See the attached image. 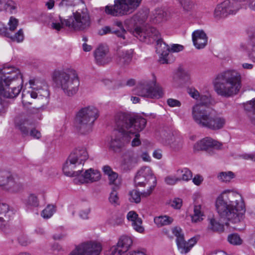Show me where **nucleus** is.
Here are the masks:
<instances>
[{
  "mask_svg": "<svg viewBox=\"0 0 255 255\" xmlns=\"http://www.w3.org/2000/svg\"><path fill=\"white\" fill-rule=\"evenodd\" d=\"M60 14L65 18L66 27L75 31H83L91 26V17L82 0H62L59 4Z\"/></svg>",
  "mask_w": 255,
  "mask_h": 255,
  "instance_id": "f257e3e1",
  "label": "nucleus"
},
{
  "mask_svg": "<svg viewBox=\"0 0 255 255\" xmlns=\"http://www.w3.org/2000/svg\"><path fill=\"white\" fill-rule=\"evenodd\" d=\"M216 207L220 218L233 223L240 222L246 212L245 205L241 195L229 192L227 200L221 195L216 200Z\"/></svg>",
  "mask_w": 255,
  "mask_h": 255,
  "instance_id": "f03ea898",
  "label": "nucleus"
},
{
  "mask_svg": "<svg viewBox=\"0 0 255 255\" xmlns=\"http://www.w3.org/2000/svg\"><path fill=\"white\" fill-rule=\"evenodd\" d=\"M23 84L19 70L14 67H4L0 71V94L4 98H14L20 92Z\"/></svg>",
  "mask_w": 255,
  "mask_h": 255,
  "instance_id": "7ed1b4c3",
  "label": "nucleus"
},
{
  "mask_svg": "<svg viewBox=\"0 0 255 255\" xmlns=\"http://www.w3.org/2000/svg\"><path fill=\"white\" fill-rule=\"evenodd\" d=\"M215 90L222 97L237 94L241 88V77L235 70H227L218 74L214 81Z\"/></svg>",
  "mask_w": 255,
  "mask_h": 255,
  "instance_id": "20e7f679",
  "label": "nucleus"
},
{
  "mask_svg": "<svg viewBox=\"0 0 255 255\" xmlns=\"http://www.w3.org/2000/svg\"><path fill=\"white\" fill-rule=\"evenodd\" d=\"M115 125L117 131L125 135H133L145 127L146 120L141 116L130 113L119 112L115 116Z\"/></svg>",
  "mask_w": 255,
  "mask_h": 255,
  "instance_id": "39448f33",
  "label": "nucleus"
},
{
  "mask_svg": "<svg viewBox=\"0 0 255 255\" xmlns=\"http://www.w3.org/2000/svg\"><path fill=\"white\" fill-rule=\"evenodd\" d=\"M52 78L57 87L61 88L68 96H73L79 90L80 82L75 70H55Z\"/></svg>",
  "mask_w": 255,
  "mask_h": 255,
  "instance_id": "423d86ee",
  "label": "nucleus"
},
{
  "mask_svg": "<svg viewBox=\"0 0 255 255\" xmlns=\"http://www.w3.org/2000/svg\"><path fill=\"white\" fill-rule=\"evenodd\" d=\"M99 116L98 109L93 106L80 109L75 118L74 126L77 131L81 134H86L91 132L94 123Z\"/></svg>",
  "mask_w": 255,
  "mask_h": 255,
  "instance_id": "0eeeda50",
  "label": "nucleus"
},
{
  "mask_svg": "<svg viewBox=\"0 0 255 255\" xmlns=\"http://www.w3.org/2000/svg\"><path fill=\"white\" fill-rule=\"evenodd\" d=\"M89 154L86 148L78 147L70 154L63 166V171L67 176H76L81 173L82 168L75 170L79 166L83 165L88 159Z\"/></svg>",
  "mask_w": 255,
  "mask_h": 255,
  "instance_id": "6e6552de",
  "label": "nucleus"
},
{
  "mask_svg": "<svg viewBox=\"0 0 255 255\" xmlns=\"http://www.w3.org/2000/svg\"><path fill=\"white\" fill-rule=\"evenodd\" d=\"M142 0H115L113 5H107L105 12L114 16H123L132 13L141 4Z\"/></svg>",
  "mask_w": 255,
  "mask_h": 255,
  "instance_id": "1a4fd4ad",
  "label": "nucleus"
},
{
  "mask_svg": "<svg viewBox=\"0 0 255 255\" xmlns=\"http://www.w3.org/2000/svg\"><path fill=\"white\" fill-rule=\"evenodd\" d=\"M137 95L143 97L158 99L164 95L162 88L156 84V80L153 77L152 80L141 81L135 89Z\"/></svg>",
  "mask_w": 255,
  "mask_h": 255,
  "instance_id": "9d476101",
  "label": "nucleus"
},
{
  "mask_svg": "<svg viewBox=\"0 0 255 255\" xmlns=\"http://www.w3.org/2000/svg\"><path fill=\"white\" fill-rule=\"evenodd\" d=\"M133 34L140 41L150 43L160 38L159 31L154 27H146L143 29L136 27L133 31Z\"/></svg>",
  "mask_w": 255,
  "mask_h": 255,
  "instance_id": "9b49d317",
  "label": "nucleus"
},
{
  "mask_svg": "<svg viewBox=\"0 0 255 255\" xmlns=\"http://www.w3.org/2000/svg\"><path fill=\"white\" fill-rule=\"evenodd\" d=\"M240 8L239 2L235 0H233L232 3L226 0L216 6L214 11V15L217 18L225 17L229 14H235Z\"/></svg>",
  "mask_w": 255,
  "mask_h": 255,
  "instance_id": "f8f14e48",
  "label": "nucleus"
},
{
  "mask_svg": "<svg viewBox=\"0 0 255 255\" xmlns=\"http://www.w3.org/2000/svg\"><path fill=\"white\" fill-rule=\"evenodd\" d=\"M172 233L176 237V244L181 254H186L189 252L197 242V239L195 237L189 239L187 242H186L182 229L179 227H175L172 230Z\"/></svg>",
  "mask_w": 255,
  "mask_h": 255,
  "instance_id": "ddd939ff",
  "label": "nucleus"
},
{
  "mask_svg": "<svg viewBox=\"0 0 255 255\" xmlns=\"http://www.w3.org/2000/svg\"><path fill=\"white\" fill-rule=\"evenodd\" d=\"M212 112L201 104H195L192 108V116L194 122L200 127L205 128Z\"/></svg>",
  "mask_w": 255,
  "mask_h": 255,
  "instance_id": "4468645a",
  "label": "nucleus"
},
{
  "mask_svg": "<svg viewBox=\"0 0 255 255\" xmlns=\"http://www.w3.org/2000/svg\"><path fill=\"white\" fill-rule=\"evenodd\" d=\"M222 143L210 137H206L197 142L194 145L195 151L205 150L212 154L215 150L222 148Z\"/></svg>",
  "mask_w": 255,
  "mask_h": 255,
  "instance_id": "2eb2a0df",
  "label": "nucleus"
},
{
  "mask_svg": "<svg viewBox=\"0 0 255 255\" xmlns=\"http://www.w3.org/2000/svg\"><path fill=\"white\" fill-rule=\"evenodd\" d=\"M134 184L136 186L143 187L149 181L152 182L155 186L156 177L149 167H142L136 173L134 177Z\"/></svg>",
  "mask_w": 255,
  "mask_h": 255,
  "instance_id": "dca6fc26",
  "label": "nucleus"
},
{
  "mask_svg": "<svg viewBox=\"0 0 255 255\" xmlns=\"http://www.w3.org/2000/svg\"><path fill=\"white\" fill-rule=\"evenodd\" d=\"M14 127L21 134L26 136L29 135L30 127L32 126V121L26 116L20 114L16 116L13 120Z\"/></svg>",
  "mask_w": 255,
  "mask_h": 255,
  "instance_id": "f3484780",
  "label": "nucleus"
},
{
  "mask_svg": "<svg viewBox=\"0 0 255 255\" xmlns=\"http://www.w3.org/2000/svg\"><path fill=\"white\" fill-rule=\"evenodd\" d=\"M41 20L47 25L57 31L66 27L65 24V18L60 14L53 15L52 14H42L41 16Z\"/></svg>",
  "mask_w": 255,
  "mask_h": 255,
  "instance_id": "a211bd4d",
  "label": "nucleus"
},
{
  "mask_svg": "<svg viewBox=\"0 0 255 255\" xmlns=\"http://www.w3.org/2000/svg\"><path fill=\"white\" fill-rule=\"evenodd\" d=\"M74 182L76 184L92 183L99 180L101 178L100 172L92 168L86 170L84 174H79L75 176Z\"/></svg>",
  "mask_w": 255,
  "mask_h": 255,
  "instance_id": "6ab92c4d",
  "label": "nucleus"
},
{
  "mask_svg": "<svg viewBox=\"0 0 255 255\" xmlns=\"http://www.w3.org/2000/svg\"><path fill=\"white\" fill-rule=\"evenodd\" d=\"M129 142V138L127 137V135L115 131L110 142V148L115 152L119 151L125 144Z\"/></svg>",
  "mask_w": 255,
  "mask_h": 255,
  "instance_id": "aec40b11",
  "label": "nucleus"
},
{
  "mask_svg": "<svg viewBox=\"0 0 255 255\" xmlns=\"http://www.w3.org/2000/svg\"><path fill=\"white\" fill-rule=\"evenodd\" d=\"M226 123V120L224 117L215 115L212 112L205 128L216 131L222 129Z\"/></svg>",
  "mask_w": 255,
  "mask_h": 255,
  "instance_id": "412c9836",
  "label": "nucleus"
},
{
  "mask_svg": "<svg viewBox=\"0 0 255 255\" xmlns=\"http://www.w3.org/2000/svg\"><path fill=\"white\" fill-rule=\"evenodd\" d=\"M108 52L109 49L106 46L99 45L94 52V57L96 63L100 65H104L110 63L112 59L108 56Z\"/></svg>",
  "mask_w": 255,
  "mask_h": 255,
  "instance_id": "4be33fe9",
  "label": "nucleus"
},
{
  "mask_svg": "<svg viewBox=\"0 0 255 255\" xmlns=\"http://www.w3.org/2000/svg\"><path fill=\"white\" fill-rule=\"evenodd\" d=\"M85 255H99L102 251L100 243L95 241H89L79 245Z\"/></svg>",
  "mask_w": 255,
  "mask_h": 255,
  "instance_id": "5701e85b",
  "label": "nucleus"
},
{
  "mask_svg": "<svg viewBox=\"0 0 255 255\" xmlns=\"http://www.w3.org/2000/svg\"><path fill=\"white\" fill-rule=\"evenodd\" d=\"M0 35L9 38L12 41L20 42L23 40L24 35L22 29H20L14 34L9 32L8 28L3 23L0 22Z\"/></svg>",
  "mask_w": 255,
  "mask_h": 255,
  "instance_id": "b1692460",
  "label": "nucleus"
},
{
  "mask_svg": "<svg viewBox=\"0 0 255 255\" xmlns=\"http://www.w3.org/2000/svg\"><path fill=\"white\" fill-rule=\"evenodd\" d=\"M156 51L160 55V61L162 64L167 63V57L170 51V48L168 45L164 42L160 38L156 41Z\"/></svg>",
  "mask_w": 255,
  "mask_h": 255,
  "instance_id": "393cba45",
  "label": "nucleus"
},
{
  "mask_svg": "<svg viewBox=\"0 0 255 255\" xmlns=\"http://www.w3.org/2000/svg\"><path fill=\"white\" fill-rule=\"evenodd\" d=\"M192 40L197 49L203 48L207 44V37L203 30H196L192 33Z\"/></svg>",
  "mask_w": 255,
  "mask_h": 255,
  "instance_id": "a878e982",
  "label": "nucleus"
},
{
  "mask_svg": "<svg viewBox=\"0 0 255 255\" xmlns=\"http://www.w3.org/2000/svg\"><path fill=\"white\" fill-rule=\"evenodd\" d=\"M139 159L138 154L133 151H127L123 155L124 164L128 169L132 168Z\"/></svg>",
  "mask_w": 255,
  "mask_h": 255,
  "instance_id": "bb28decb",
  "label": "nucleus"
},
{
  "mask_svg": "<svg viewBox=\"0 0 255 255\" xmlns=\"http://www.w3.org/2000/svg\"><path fill=\"white\" fill-rule=\"evenodd\" d=\"M23 189V184L20 178L16 175H13L5 190L9 192L17 193Z\"/></svg>",
  "mask_w": 255,
  "mask_h": 255,
  "instance_id": "cd10ccee",
  "label": "nucleus"
},
{
  "mask_svg": "<svg viewBox=\"0 0 255 255\" xmlns=\"http://www.w3.org/2000/svg\"><path fill=\"white\" fill-rule=\"evenodd\" d=\"M127 219L131 222V225L136 231L139 233L143 232L144 228L141 226L142 220L138 217L135 212L133 211L129 212L127 215Z\"/></svg>",
  "mask_w": 255,
  "mask_h": 255,
  "instance_id": "c85d7f7f",
  "label": "nucleus"
},
{
  "mask_svg": "<svg viewBox=\"0 0 255 255\" xmlns=\"http://www.w3.org/2000/svg\"><path fill=\"white\" fill-rule=\"evenodd\" d=\"M154 188V185H151L146 191H144L141 193L136 190H133L128 193L129 200L131 202L139 203L141 200V196L144 197L148 196L151 193Z\"/></svg>",
  "mask_w": 255,
  "mask_h": 255,
  "instance_id": "c756f323",
  "label": "nucleus"
},
{
  "mask_svg": "<svg viewBox=\"0 0 255 255\" xmlns=\"http://www.w3.org/2000/svg\"><path fill=\"white\" fill-rule=\"evenodd\" d=\"M12 212L8 204L0 202V228L4 226L9 219Z\"/></svg>",
  "mask_w": 255,
  "mask_h": 255,
  "instance_id": "7c9ffc66",
  "label": "nucleus"
},
{
  "mask_svg": "<svg viewBox=\"0 0 255 255\" xmlns=\"http://www.w3.org/2000/svg\"><path fill=\"white\" fill-rule=\"evenodd\" d=\"M132 55L133 50L131 49L120 51L117 62L121 65H128L132 60Z\"/></svg>",
  "mask_w": 255,
  "mask_h": 255,
  "instance_id": "2f4dec72",
  "label": "nucleus"
},
{
  "mask_svg": "<svg viewBox=\"0 0 255 255\" xmlns=\"http://www.w3.org/2000/svg\"><path fill=\"white\" fill-rule=\"evenodd\" d=\"M17 4L12 0H0V12L6 11L10 13L16 12Z\"/></svg>",
  "mask_w": 255,
  "mask_h": 255,
  "instance_id": "473e14b6",
  "label": "nucleus"
},
{
  "mask_svg": "<svg viewBox=\"0 0 255 255\" xmlns=\"http://www.w3.org/2000/svg\"><path fill=\"white\" fill-rule=\"evenodd\" d=\"M166 142L170 147L175 150H178L182 147L183 141L182 139L177 136H175L173 134L170 135V138H168Z\"/></svg>",
  "mask_w": 255,
  "mask_h": 255,
  "instance_id": "72a5a7b5",
  "label": "nucleus"
},
{
  "mask_svg": "<svg viewBox=\"0 0 255 255\" xmlns=\"http://www.w3.org/2000/svg\"><path fill=\"white\" fill-rule=\"evenodd\" d=\"M132 244V240L130 237L127 236H122L117 243L119 247L122 248L124 252H127Z\"/></svg>",
  "mask_w": 255,
  "mask_h": 255,
  "instance_id": "f704fd0d",
  "label": "nucleus"
},
{
  "mask_svg": "<svg viewBox=\"0 0 255 255\" xmlns=\"http://www.w3.org/2000/svg\"><path fill=\"white\" fill-rule=\"evenodd\" d=\"M154 221L158 227H162L170 225L173 222V219L168 216H161L155 217Z\"/></svg>",
  "mask_w": 255,
  "mask_h": 255,
  "instance_id": "c9c22d12",
  "label": "nucleus"
},
{
  "mask_svg": "<svg viewBox=\"0 0 255 255\" xmlns=\"http://www.w3.org/2000/svg\"><path fill=\"white\" fill-rule=\"evenodd\" d=\"M13 175L6 171L0 172V186L5 189Z\"/></svg>",
  "mask_w": 255,
  "mask_h": 255,
  "instance_id": "e433bc0d",
  "label": "nucleus"
},
{
  "mask_svg": "<svg viewBox=\"0 0 255 255\" xmlns=\"http://www.w3.org/2000/svg\"><path fill=\"white\" fill-rule=\"evenodd\" d=\"M176 75L181 83H186L190 80L189 72L181 67L178 68Z\"/></svg>",
  "mask_w": 255,
  "mask_h": 255,
  "instance_id": "4c0bfd02",
  "label": "nucleus"
},
{
  "mask_svg": "<svg viewBox=\"0 0 255 255\" xmlns=\"http://www.w3.org/2000/svg\"><path fill=\"white\" fill-rule=\"evenodd\" d=\"M176 173L177 175L180 176L178 178L181 179V180L187 181L190 180L192 177L191 171L187 168L179 169L177 170Z\"/></svg>",
  "mask_w": 255,
  "mask_h": 255,
  "instance_id": "58836bf2",
  "label": "nucleus"
},
{
  "mask_svg": "<svg viewBox=\"0 0 255 255\" xmlns=\"http://www.w3.org/2000/svg\"><path fill=\"white\" fill-rule=\"evenodd\" d=\"M38 91V92L32 91L30 93L31 97L34 99L38 98V100L42 99L45 102H47V98L49 95V92L46 89H42L41 91Z\"/></svg>",
  "mask_w": 255,
  "mask_h": 255,
  "instance_id": "ea45409f",
  "label": "nucleus"
},
{
  "mask_svg": "<svg viewBox=\"0 0 255 255\" xmlns=\"http://www.w3.org/2000/svg\"><path fill=\"white\" fill-rule=\"evenodd\" d=\"M117 189L118 186H114L112 188V190L109 197L110 203L114 206H117L120 205L119 198L118 195V193L116 191Z\"/></svg>",
  "mask_w": 255,
  "mask_h": 255,
  "instance_id": "a19ab883",
  "label": "nucleus"
},
{
  "mask_svg": "<svg viewBox=\"0 0 255 255\" xmlns=\"http://www.w3.org/2000/svg\"><path fill=\"white\" fill-rule=\"evenodd\" d=\"M166 15V12L161 9H155L151 17V20L153 23H159L162 21Z\"/></svg>",
  "mask_w": 255,
  "mask_h": 255,
  "instance_id": "79ce46f5",
  "label": "nucleus"
},
{
  "mask_svg": "<svg viewBox=\"0 0 255 255\" xmlns=\"http://www.w3.org/2000/svg\"><path fill=\"white\" fill-rule=\"evenodd\" d=\"M209 228L213 231L218 232H222L224 230V225L214 218L210 219Z\"/></svg>",
  "mask_w": 255,
  "mask_h": 255,
  "instance_id": "37998d69",
  "label": "nucleus"
},
{
  "mask_svg": "<svg viewBox=\"0 0 255 255\" xmlns=\"http://www.w3.org/2000/svg\"><path fill=\"white\" fill-rule=\"evenodd\" d=\"M201 205H195L194 208V214L192 216V221L194 222H199L203 220V213L201 211Z\"/></svg>",
  "mask_w": 255,
  "mask_h": 255,
  "instance_id": "c03bdc74",
  "label": "nucleus"
},
{
  "mask_svg": "<svg viewBox=\"0 0 255 255\" xmlns=\"http://www.w3.org/2000/svg\"><path fill=\"white\" fill-rule=\"evenodd\" d=\"M234 177V173L232 171L222 172L218 176L219 180L226 182L230 181Z\"/></svg>",
  "mask_w": 255,
  "mask_h": 255,
  "instance_id": "a18cd8bd",
  "label": "nucleus"
},
{
  "mask_svg": "<svg viewBox=\"0 0 255 255\" xmlns=\"http://www.w3.org/2000/svg\"><path fill=\"white\" fill-rule=\"evenodd\" d=\"M55 212V208L53 205H48L42 211L41 215V216L45 219L50 218Z\"/></svg>",
  "mask_w": 255,
  "mask_h": 255,
  "instance_id": "49530a36",
  "label": "nucleus"
},
{
  "mask_svg": "<svg viewBox=\"0 0 255 255\" xmlns=\"http://www.w3.org/2000/svg\"><path fill=\"white\" fill-rule=\"evenodd\" d=\"M26 205L28 206L37 207L39 206V200L34 194H30L26 200Z\"/></svg>",
  "mask_w": 255,
  "mask_h": 255,
  "instance_id": "de8ad7c7",
  "label": "nucleus"
},
{
  "mask_svg": "<svg viewBox=\"0 0 255 255\" xmlns=\"http://www.w3.org/2000/svg\"><path fill=\"white\" fill-rule=\"evenodd\" d=\"M228 242L233 245H240L242 244V240L240 236L236 233L230 234L228 237Z\"/></svg>",
  "mask_w": 255,
  "mask_h": 255,
  "instance_id": "09e8293b",
  "label": "nucleus"
},
{
  "mask_svg": "<svg viewBox=\"0 0 255 255\" xmlns=\"http://www.w3.org/2000/svg\"><path fill=\"white\" fill-rule=\"evenodd\" d=\"M184 10L189 11L194 7L193 0H177Z\"/></svg>",
  "mask_w": 255,
  "mask_h": 255,
  "instance_id": "8fccbe9b",
  "label": "nucleus"
},
{
  "mask_svg": "<svg viewBox=\"0 0 255 255\" xmlns=\"http://www.w3.org/2000/svg\"><path fill=\"white\" fill-rule=\"evenodd\" d=\"M9 101L5 99H2L0 97V116H4L6 112V109L9 106Z\"/></svg>",
  "mask_w": 255,
  "mask_h": 255,
  "instance_id": "3c124183",
  "label": "nucleus"
},
{
  "mask_svg": "<svg viewBox=\"0 0 255 255\" xmlns=\"http://www.w3.org/2000/svg\"><path fill=\"white\" fill-rule=\"evenodd\" d=\"M18 23V21L15 18L11 16L10 17L9 20V22L8 23V25H9V28L8 30L9 32H11L12 34H13V32L16 29Z\"/></svg>",
  "mask_w": 255,
  "mask_h": 255,
  "instance_id": "603ef678",
  "label": "nucleus"
},
{
  "mask_svg": "<svg viewBox=\"0 0 255 255\" xmlns=\"http://www.w3.org/2000/svg\"><path fill=\"white\" fill-rule=\"evenodd\" d=\"M139 132L140 131H136L133 135H127V137H128L129 138V141L130 140L131 138L133 137L132 140L131 141L132 146H137L140 144L141 142L139 138Z\"/></svg>",
  "mask_w": 255,
  "mask_h": 255,
  "instance_id": "864d4df0",
  "label": "nucleus"
},
{
  "mask_svg": "<svg viewBox=\"0 0 255 255\" xmlns=\"http://www.w3.org/2000/svg\"><path fill=\"white\" fill-rule=\"evenodd\" d=\"M200 98V103L198 104H201L203 106L206 107L207 106L212 104V99L210 95H201Z\"/></svg>",
  "mask_w": 255,
  "mask_h": 255,
  "instance_id": "5fc2aeb1",
  "label": "nucleus"
},
{
  "mask_svg": "<svg viewBox=\"0 0 255 255\" xmlns=\"http://www.w3.org/2000/svg\"><path fill=\"white\" fill-rule=\"evenodd\" d=\"M181 179L174 176H167L164 179L165 182L170 185L175 184L178 181H180Z\"/></svg>",
  "mask_w": 255,
  "mask_h": 255,
  "instance_id": "6e6d98bb",
  "label": "nucleus"
},
{
  "mask_svg": "<svg viewBox=\"0 0 255 255\" xmlns=\"http://www.w3.org/2000/svg\"><path fill=\"white\" fill-rule=\"evenodd\" d=\"M126 253L124 250L119 247L118 244L116 246L112 247L111 249V255H122Z\"/></svg>",
  "mask_w": 255,
  "mask_h": 255,
  "instance_id": "4d7b16f0",
  "label": "nucleus"
},
{
  "mask_svg": "<svg viewBox=\"0 0 255 255\" xmlns=\"http://www.w3.org/2000/svg\"><path fill=\"white\" fill-rule=\"evenodd\" d=\"M167 103L170 107H180L181 105V103L179 101L172 98L167 99Z\"/></svg>",
  "mask_w": 255,
  "mask_h": 255,
  "instance_id": "13d9d810",
  "label": "nucleus"
},
{
  "mask_svg": "<svg viewBox=\"0 0 255 255\" xmlns=\"http://www.w3.org/2000/svg\"><path fill=\"white\" fill-rule=\"evenodd\" d=\"M249 58L255 62V39L252 41V48L248 54Z\"/></svg>",
  "mask_w": 255,
  "mask_h": 255,
  "instance_id": "bf43d9fd",
  "label": "nucleus"
},
{
  "mask_svg": "<svg viewBox=\"0 0 255 255\" xmlns=\"http://www.w3.org/2000/svg\"><path fill=\"white\" fill-rule=\"evenodd\" d=\"M182 204V201L180 198H175L171 202V206L175 209H180Z\"/></svg>",
  "mask_w": 255,
  "mask_h": 255,
  "instance_id": "052dcab7",
  "label": "nucleus"
},
{
  "mask_svg": "<svg viewBox=\"0 0 255 255\" xmlns=\"http://www.w3.org/2000/svg\"><path fill=\"white\" fill-rule=\"evenodd\" d=\"M118 177V175L115 172H114L113 173L108 175V179L109 180L110 184H111V185L114 184L115 185L114 186H117L116 181H117Z\"/></svg>",
  "mask_w": 255,
  "mask_h": 255,
  "instance_id": "680f3d73",
  "label": "nucleus"
},
{
  "mask_svg": "<svg viewBox=\"0 0 255 255\" xmlns=\"http://www.w3.org/2000/svg\"><path fill=\"white\" fill-rule=\"evenodd\" d=\"M188 93L192 98L196 100H197L200 97L199 92L194 88L189 89Z\"/></svg>",
  "mask_w": 255,
  "mask_h": 255,
  "instance_id": "e2e57ef3",
  "label": "nucleus"
},
{
  "mask_svg": "<svg viewBox=\"0 0 255 255\" xmlns=\"http://www.w3.org/2000/svg\"><path fill=\"white\" fill-rule=\"evenodd\" d=\"M245 109L248 111L255 110V100L250 101L245 105Z\"/></svg>",
  "mask_w": 255,
  "mask_h": 255,
  "instance_id": "0e129e2a",
  "label": "nucleus"
},
{
  "mask_svg": "<svg viewBox=\"0 0 255 255\" xmlns=\"http://www.w3.org/2000/svg\"><path fill=\"white\" fill-rule=\"evenodd\" d=\"M127 31L125 29H119V30H113L112 31V34H115L118 37L123 38L124 39H125V34H126Z\"/></svg>",
  "mask_w": 255,
  "mask_h": 255,
  "instance_id": "69168bd1",
  "label": "nucleus"
},
{
  "mask_svg": "<svg viewBox=\"0 0 255 255\" xmlns=\"http://www.w3.org/2000/svg\"><path fill=\"white\" fill-rule=\"evenodd\" d=\"M123 222V218L120 217H117L113 219V221H110V224L112 226H118L121 225Z\"/></svg>",
  "mask_w": 255,
  "mask_h": 255,
  "instance_id": "338daca9",
  "label": "nucleus"
},
{
  "mask_svg": "<svg viewBox=\"0 0 255 255\" xmlns=\"http://www.w3.org/2000/svg\"><path fill=\"white\" fill-rule=\"evenodd\" d=\"M80 246H76L75 249L72 251L68 255H85L83 251L81 250Z\"/></svg>",
  "mask_w": 255,
  "mask_h": 255,
  "instance_id": "774afa93",
  "label": "nucleus"
}]
</instances>
